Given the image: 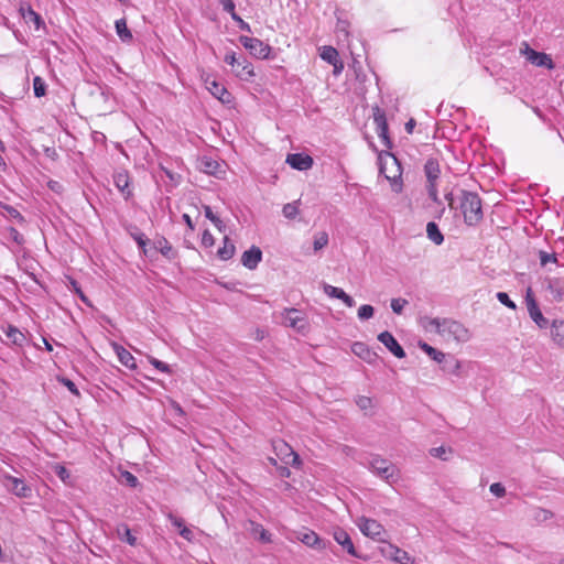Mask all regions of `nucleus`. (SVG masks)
Returning a JSON list of instances; mask_svg holds the SVG:
<instances>
[{"label":"nucleus","mask_w":564,"mask_h":564,"mask_svg":"<svg viewBox=\"0 0 564 564\" xmlns=\"http://www.w3.org/2000/svg\"><path fill=\"white\" fill-rule=\"evenodd\" d=\"M236 251L235 245L230 242L228 237L224 239V246L218 249L217 254L219 259L226 261L234 257Z\"/></svg>","instance_id":"34"},{"label":"nucleus","mask_w":564,"mask_h":564,"mask_svg":"<svg viewBox=\"0 0 564 564\" xmlns=\"http://www.w3.org/2000/svg\"><path fill=\"white\" fill-rule=\"evenodd\" d=\"M551 337L556 345L564 348V321H553L551 324Z\"/></svg>","instance_id":"26"},{"label":"nucleus","mask_w":564,"mask_h":564,"mask_svg":"<svg viewBox=\"0 0 564 564\" xmlns=\"http://www.w3.org/2000/svg\"><path fill=\"white\" fill-rule=\"evenodd\" d=\"M426 191L429 197L436 204H441L438 198L437 184H426Z\"/></svg>","instance_id":"52"},{"label":"nucleus","mask_w":564,"mask_h":564,"mask_svg":"<svg viewBox=\"0 0 564 564\" xmlns=\"http://www.w3.org/2000/svg\"><path fill=\"white\" fill-rule=\"evenodd\" d=\"M408 301L404 299H393L391 301V308L395 314H401Z\"/></svg>","instance_id":"51"},{"label":"nucleus","mask_w":564,"mask_h":564,"mask_svg":"<svg viewBox=\"0 0 564 564\" xmlns=\"http://www.w3.org/2000/svg\"><path fill=\"white\" fill-rule=\"evenodd\" d=\"M170 520H171L172 524L174 527L178 528L180 530L184 527V521L182 518H177V517L170 514Z\"/></svg>","instance_id":"63"},{"label":"nucleus","mask_w":564,"mask_h":564,"mask_svg":"<svg viewBox=\"0 0 564 564\" xmlns=\"http://www.w3.org/2000/svg\"><path fill=\"white\" fill-rule=\"evenodd\" d=\"M262 260V251L259 247L252 246L241 257V263L249 270H254Z\"/></svg>","instance_id":"19"},{"label":"nucleus","mask_w":564,"mask_h":564,"mask_svg":"<svg viewBox=\"0 0 564 564\" xmlns=\"http://www.w3.org/2000/svg\"><path fill=\"white\" fill-rule=\"evenodd\" d=\"M373 121L377 126L378 137L381 139L383 145L391 149L393 143L388 134V122L386 113L379 107L373 108Z\"/></svg>","instance_id":"8"},{"label":"nucleus","mask_w":564,"mask_h":564,"mask_svg":"<svg viewBox=\"0 0 564 564\" xmlns=\"http://www.w3.org/2000/svg\"><path fill=\"white\" fill-rule=\"evenodd\" d=\"M345 304L346 306L348 307H354L356 305V302L355 300L348 295L347 293L344 294V296L340 299Z\"/></svg>","instance_id":"64"},{"label":"nucleus","mask_w":564,"mask_h":564,"mask_svg":"<svg viewBox=\"0 0 564 564\" xmlns=\"http://www.w3.org/2000/svg\"><path fill=\"white\" fill-rule=\"evenodd\" d=\"M117 35L122 42H131L133 36L131 31L127 26L126 19H119L115 23Z\"/></svg>","instance_id":"33"},{"label":"nucleus","mask_w":564,"mask_h":564,"mask_svg":"<svg viewBox=\"0 0 564 564\" xmlns=\"http://www.w3.org/2000/svg\"><path fill=\"white\" fill-rule=\"evenodd\" d=\"M328 245V234L319 231L314 236L313 248L314 251H318Z\"/></svg>","instance_id":"39"},{"label":"nucleus","mask_w":564,"mask_h":564,"mask_svg":"<svg viewBox=\"0 0 564 564\" xmlns=\"http://www.w3.org/2000/svg\"><path fill=\"white\" fill-rule=\"evenodd\" d=\"M135 232H130L133 240L137 242L138 247L145 253V246L149 242V239L145 237V235L141 231H139L135 227Z\"/></svg>","instance_id":"42"},{"label":"nucleus","mask_w":564,"mask_h":564,"mask_svg":"<svg viewBox=\"0 0 564 564\" xmlns=\"http://www.w3.org/2000/svg\"><path fill=\"white\" fill-rule=\"evenodd\" d=\"M459 206L464 221L467 226H477L484 218L481 198L475 192L460 189Z\"/></svg>","instance_id":"1"},{"label":"nucleus","mask_w":564,"mask_h":564,"mask_svg":"<svg viewBox=\"0 0 564 564\" xmlns=\"http://www.w3.org/2000/svg\"><path fill=\"white\" fill-rule=\"evenodd\" d=\"M334 540L345 550L348 554L355 557H360L355 549L348 532L341 528H336L333 532Z\"/></svg>","instance_id":"17"},{"label":"nucleus","mask_w":564,"mask_h":564,"mask_svg":"<svg viewBox=\"0 0 564 564\" xmlns=\"http://www.w3.org/2000/svg\"><path fill=\"white\" fill-rule=\"evenodd\" d=\"M202 243L205 246V247H212L214 246L215 243V239L213 237V235L209 232L208 229H206L204 232H203V236H202Z\"/></svg>","instance_id":"58"},{"label":"nucleus","mask_w":564,"mask_h":564,"mask_svg":"<svg viewBox=\"0 0 564 564\" xmlns=\"http://www.w3.org/2000/svg\"><path fill=\"white\" fill-rule=\"evenodd\" d=\"M55 474L62 479L65 480L69 477V471L62 465H57L55 467Z\"/></svg>","instance_id":"60"},{"label":"nucleus","mask_w":564,"mask_h":564,"mask_svg":"<svg viewBox=\"0 0 564 564\" xmlns=\"http://www.w3.org/2000/svg\"><path fill=\"white\" fill-rule=\"evenodd\" d=\"M241 65L239 67H236L234 69L237 77H239L242 80H251L252 77H254V70L253 66L250 62H248L246 58H242L240 61Z\"/></svg>","instance_id":"29"},{"label":"nucleus","mask_w":564,"mask_h":564,"mask_svg":"<svg viewBox=\"0 0 564 564\" xmlns=\"http://www.w3.org/2000/svg\"><path fill=\"white\" fill-rule=\"evenodd\" d=\"M9 237L12 241H14L17 245L21 246L24 243V237L22 234H20L14 227L8 228Z\"/></svg>","instance_id":"49"},{"label":"nucleus","mask_w":564,"mask_h":564,"mask_svg":"<svg viewBox=\"0 0 564 564\" xmlns=\"http://www.w3.org/2000/svg\"><path fill=\"white\" fill-rule=\"evenodd\" d=\"M4 485L9 491L19 498H30L32 496V488L25 484L21 478L11 475H4Z\"/></svg>","instance_id":"9"},{"label":"nucleus","mask_w":564,"mask_h":564,"mask_svg":"<svg viewBox=\"0 0 564 564\" xmlns=\"http://www.w3.org/2000/svg\"><path fill=\"white\" fill-rule=\"evenodd\" d=\"M525 303L529 316L541 329L549 327V319L545 318L535 301L532 290L529 288L525 294Z\"/></svg>","instance_id":"6"},{"label":"nucleus","mask_w":564,"mask_h":564,"mask_svg":"<svg viewBox=\"0 0 564 564\" xmlns=\"http://www.w3.org/2000/svg\"><path fill=\"white\" fill-rule=\"evenodd\" d=\"M375 475L392 485L400 479L399 469L394 464L378 455L371 456L365 464Z\"/></svg>","instance_id":"3"},{"label":"nucleus","mask_w":564,"mask_h":564,"mask_svg":"<svg viewBox=\"0 0 564 564\" xmlns=\"http://www.w3.org/2000/svg\"><path fill=\"white\" fill-rule=\"evenodd\" d=\"M240 44L249 51V53L260 59L269 58L271 46L264 44L261 40L257 37H249L246 35L239 36Z\"/></svg>","instance_id":"5"},{"label":"nucleus","mask_w":564,"mask_h":564,"mask_svg":"<svg viewBox=\"0 0 564 564\" xmlns=\"http://www.w3.org/2000/svg\"><path fill=\"white\" fill-rule=\"evenodd\" d=\"M447 452H451V449H447L444 446L433 447L430 449L431 456L440 458L442 460H447Z\"/></svg>","instance_id":"48"},{"label":"nucleus","mask_w":564,"mask_h":564,"mask_svg":"<svg viewBox=\"0 0 564 564\" xmlns=\"http://www.w3.org/2000/svg\"><path fill=\"white\" fill-rule=\"evenodd\" d=\"M22 17L26 24H33L35 30H40L44 25L42 17L35 12L31 7L26 9L21 8Z\"/></svg>","instance_id":"24"},{"label":"nucleus","mask_w":564,"mask_h":564,"mask_svg":"<svg viewBox=\"0 0 564 564\" xmlns=\"http://www.w3.org/2000/svg\"><path fill=\"white\" fill-rule=\"evenodd\" d=\"M426 235H427V238L437 246H440L444 242V236L441 232L437 224L434 221L427 223Z\"/></svg>","instance_id":"31"},{"label":"nucleus","mask_w":564,"mask_h":564,"mask_svg":"<svg viewBox=\"0 0 564 564\" xmlns=\"http://www.w3.org/2000/svg\"><path fill=\"white\" fill-rule=\"evenodd\" d=\"M356 404L358 405V408L362 411H367L369 409L372 408L373 403H372V399L369 398V397H366V395H359L357 399H356Z\"/></svg>","instance_id":"47"},{"label":"nucleus","mask_w":564,"mask_h":564,"mask_svg":"<svg viewBox=\"0 0 564 564\" xmlns=\"http://www.w3.org/2000/svg\"><path fill=\"white\" fill-rule=\"evenodd\" d=\"M297 539L306 546L316 551L325 550L328 542L319 538V535L312 530H303L297 533Z\"/></svg>","instance_id":"14"},{"label":"nucleus","mask_w":564,"mask_h":564,"mask_svg":"<svg viewBox=\"0 0 564 564\" xmlns=\"http://www.w3.org/2000/svg\"><path fill=\"white\" fill-rule=\"evenodd\" d=\"M118 480L121 485L128 486L130 488H135L140 484L139 479L128 470H120Z\"/></svg>","instance_id":"35"},{"label":"nucleus","mask_w":564,"mask_h":564,"mask_svg":"<svg viewBox=\"0 0 564 564\" xmlns=\"http://www.w3.org/2000/svg\"><path fill=\"white\" fill-rule=\"evenodd\" d=\"M220 4L223 10L230 14L231 19H238V14L235 10L236 7L232 0H227Z\"/></svg>","instance_id":"53"},{"label":"nucleus","mask_w":564,"mask_h":564,"mask_svg":"<svg viewBox=\"0 0 564 564\" xmlns=\"http://www.w3.org/2000/svg\"><path fill=\"white\" fill-rule=\"evenodd\" d=\"M539 259L541 262V265H546L549 262H556V254L555 253H549L546 251L541 250L539 252Z\"/></svg>","instance_id":"50"},{"label":"nucleus","mask_w":564,"mask_h":564,"mask_svg":"<svg viewBox=\"0 0 564 564\" xmlns=\"http://www.w3.org/2000/svg\"><path fill=\"white\" fill-rule=\"evenodd\" d=\"M490 492L496 497H503L506 495V488L500 482H494L490 485Z\"/></svg>","instance_id":"55"},{"label":"nucleus","mask_w":564,"mask_h":564,"mask_svg":"<svg viewBox=\"0 0 564 564\" xmlns=\"http://www.w3.org/2000/svg\"><path fill=\"white\" fill-rule=\"evenodd\" d=\"M286 163L294 170L306 171L313 166V159L304 153H292L286 158Z\"/></svg>","instance_id":"18"},{"label":"nucleus","mask_w":564,"mask_h":564,"mask_svg":"<svg viewBox=\"0 0 564 564\" xmlns=\"http://www.w3.org/2000/svg\"><path fill=\"white\" fill-rule=\"evenodd\" d=\"M387 154L392 159V162L395 165V173L393 174V176H390V175L386 174V177L391 182L393 192L400 193L402 191V183H401L402 169H401V164H400L398 159L392 153L388 152Z\"/></svg>","instance_id":"23"},{"label":"nucleus","mask_w":564,"mask_h":564,"mask_svg":"<svg viewBox=\"0 0 564 564\" xmlns=\"http://www.w3.org/2000/svg\"><path fill=\"white\" fill-rule=\"evenodd\" d=\"M8 339L17 345V346H22L23 343L25 341V336L24 334L19 329L17 328L15 326H12V325H8L7 329L4 330Z\"/></svg>","instance_id":"32"},{"label":"nucleus","mask_w":564,"mask_h":564,"mask_svg":"<svg viewBox=\"0 0 564 564\" xmlns=\"http://www.w3.org/2000/svg\"><path fill=\"white\" fill-rule=\"evenodd\" d=\"M426 184H437L441 175L440 162L436 158H430L424 164Z\"/></svg>","instance_id":"21"},{"label":"nucleus","mask_w":564,"mask_h":564,"mask_svg":"<svg viewBox=\"0 0 564 564\" xmlns=\"http://www.w3.org/2000/svg\"><path fill=\"white\" fill-rule=\"evenodd\" d=\"M59 382L63 386H65L69 390V392L73 393L74 395H76V397L80 395L76 384L70 379H68V378H61Z\"/></svg>","instance_id":"54"},{"label":"nucleus","mask_w":564,"mask_h":564,"mask_svg":"<svg viewBox=\"0 0 564 564\" xmlns=\"http://www.w3.org/2000/svg\"><path fill=\"white\" fill-rule=\"evenodd\" d=\"M282 316L285 325L299 332H304L306 329V321L301 311L296 308H285Z\"/></svg>","instance_id":"12"},{"label":"nucleus","mask_w":564,"mask_h":564,"mask_svg":"<svg viewBox=\"0 0 564 564\" xmlns=\"http://www.w3.org/2000/svg\"><path fill=\"white\" fill-rule=\"evenodd\" d=\"M323 291L329 297H335V299H338V300H340L344 296V294L346 293L343 289L337 288V286H333V285L327 284V283L323 284Z\"/></svg>","instance_id":"40"},{"label":"nucleus","mask_w":564,"mask_h":564,"mask_svg":"<svg viewBox=\"0 0 564 564\" xmlns=\"http://www.w3.org/2000/svg\"><path fill=\"white\" fill-rule=\"evenodd\" d=\"M274 448L285 456L291 457V459L285 460L286 464H291L292 466L300 465L301 462L299 455L285 442L278 441L274 443Z\"/></svg>","instance_id":"25"},{"label":"nucleus","mask_w":564,"mask_h":564,"mask_svg":"<svg viewBox=\"0 0 564 564\" xmlns=\"http://www.w3.org/2000/svg\"><path fill=\"white\" fill-rule=\"evenodd\" d=\"M359 529L366 536L378 541H382V534L386 533L383 525L375 519L362 518Z\"/></svg>","instance_id":"11"},{"label":"nucleus","mask_w":564,"mask_h":564,"mask_svg":"<svg viewBox=\"0 0 564 564\" xmlns=\"http://www.w3.org/2000/svg\"><path fill=\"white\" fill-rule=\"evenodd\" d=\"M204 214H205V217L207 219H209L215 225V227H217V229L219 231H223L225 229V225H224L223 220L213 213V209L210 208V206H208V205L204 206Z\"/></svg>","instance_id":"38"},{"label":"nucleus","mask_w":564,"mask_h":564,"mask_svg":"<svg viewBox=\"0 0 564 564\" xmlns=\"http://www.w3.org/2000/svg\"><path fill=\"white\" fill-rule=\"evenodd\" d=\"M70 283H72L73 290L76 292V294H78V296L80 297V300H82L85 304L90 305V303H89V301H88L87 296H86V295H85V293L82 291V289H80L79 284L77 283V281L72 280V281H70Z\"/></svg>","instance_id":"57"},{"label":"nucleus","mask_w":564,"mask_h":564,"mask_svg":"<svg viewBox=\"0 0 564 564\" xmlns=\"http://www.w3.org/2000/svg\"><path fill=\"white\" fill-rule=\"evenodd\" d=\"M180 535L187 541H192L194 538L192 530L185 525L180 530Z\"/></svg>","instance_id":"62"},{"label":"nucleus","mask_w":564,"mask_h":564,"mask_svg":"<svg viewBox=\"0 0 564 564\" xmlns=\"http://www.w3.org/2000/svg\"><path fill=\"white\" fill-rule=\"evenodd\" d=\"M110 346L112 347L119 361L123 366H126L127 368L132 369V370L137 368L135 358L131 355V352L129 350H127L123 346H121L120 344H118L116 341H112L110 344Z\"/></svg>","instance_id":"22"},{"label":"nucleus","mask_w":564,"mask_h":564,"mask_svg":"<svg viewBox=\"0 0 564 564\" xmlns=\"http://www.w3.org/2000/svg\"><path fill=\"white\" fill-rule=\"evenodd\" d=\"M543 288L550 293L553 302L564 301V276L544 278Z\"/></svg>","instance_id":"7"},{"label":"nucleus","mask_w":564,"mask_h":564,"mask_svg":"<svg viewBox=\"0 0 564 564\" xmlns=\"http://www.w3.org/2000/svg\"><path fill=\"white\" fill-rule=\"evenodd\" d=\"M3 209L6 210L7 216L9 218L17 220L19 224H24L25 223L24 216L17 208H14L13 206L6 205L3 207Z\"/></svg>","instance_id":"43"},{"label":"nucleus","mask_w":564,"mask_h":564,"mask_svg":"<svg viewBox=\"0 0 564 564\" xmlns=\"http://www.w3.org/2000/svg\"><path fill=\"white\" fill-rule=\"evenodd\" d=\"M321 57L329 64H335L339 58V54L333 46H324Z\"/></svg>","instance_id":"36"},{"label":"nucleus","mask_w":564,"mask_h":564,"mask_svg":"<svg viewBox=\"0 0 564 564\" xmlns=\"http://www.w3.org/2000/svg\"><path fill=\"white\" fill-rule=\"evenodd\" d=\"M497 300L505 306L516 310L517 305L516 303L509 297V295L506 292H498L496 294Z\"/></svg>","instance_id":"46"},{"label":"nucleus","mask_w":564,"mask_h":564,"mask_svg":"<svg viewBox=\"0 0 564 564\" xmlns=\"http://www.w3.org/2000/svg\"><path fill=\"white\" fill-rule=\"evenodd\" d=\"M235 22H237L238 28L242 31H246L248 33H251V28L249 23L245 22L239 15L238 19H232Z\"/></svg>","instance_id":"61"},{"label":"nucleus","mask_w":564,"mask_h":564,"mask_svg":"<svg viewBox=\"0 0 564 564\" xmlns=\"http://www.w3.org/2000/svg\"><path fill=\"white\" fill-rule=\"evenodd\" d=\"M113 183L126 200L132 197L130 188V177L128 172H118L113 175Z\"/></svg>","instance_id":"20"},{"label":"nucleus","mask_w":564,"mask_h":564,"mask_svg":"<svg viewBox=\"0 0 564 564\" xmlns=\"http://www.w3.org/2000/svg\"><path fill=\"white\" fill-rule=\"evenodd\" d=\"M224 61L232 67H239L241 65L240 59L236 57L235 52L227 53Z\"/></svg>","instance_id":"56"},{"label":"nucleus","mask_w":564,"mask_h":564,"mask_svg":"<svg viewBox=\"0 0 564 564\" xmlns=\"http://www.w3.org/2000/svg\"><path fill=\"white\" fill-rule=\"evenodd\" d=\"M300 200L288 203L282 208V214L288 219H294L299 215Z\"/></svg>","instance_id":"37"},{"label":"nucleus","mask_w":564,"mask_h":564,"mask_svg":"<svg viewBox=\"0 0 564 564\" xmlns=\"http://www.w3.org/2000/svg\"><path fill=\"white\" fill-rule=\"evenodd\" d=\"M117 536L120 541L128 543L131 546L137 545V538L132 534L130 528L126 523H119L116 528Z\"/></svg>","instance_id":"27"},{"label":"nucleus","mask_w":564,"mask_h":564,"mask_svg":"<svg viewBox=\"0 0 564 564\" xmlns=\"http://www.w3.org/2000/svg\"><path fill=\"white\" fill-rule=\"evenodd\" d=\"M522 53L525 54L527 59L535 66L545 67L547 69L554 68V63L551 56L546 53L536 52L529 47V45H525V48L522 51Z\"/></svg>","instance_id":"13"},{"label":"nucleus","mask_w":564,"mask_h":564,"mask_svg":"<svg viewBox=\"0 0 564 564\" xmlns=\"http://www.w3.org/2000/svg\"><path fill=\"white\" fill-rule=\"evenodd\" d=\"M381 553L383 556L394 561L399 564H414V557L411 556L406 551L388 543L386 546L381 547Z\"/></svg>","instance_id":"10"},{"label":"nucleus","mask_w":564,"mask_h":564,"mask_svg":"<svg viewBox=\"0 0 564 564\" xmlns=\"http://www.w3.org/2000/svg\"><path fill=\"white\" fill-rule=\"evenodd\" d=\"M429 325L443 337L453 338L457 341H466L469 338L468 329L459 322L449 318H430Z\"/></svg>","instance_id":"2"},{"label":"nucleus","mask_w":564,"mask_h":564,"mask_svg":"<svg viewBox=\"0 0 564 564\" xmlns=\"http://www.w3.org/2000/svg\"><path fill=\"white\" fill-rule=\"evenodd\" d=\"M155 249H158L163 257H165L169 260H172L175 258L176 253L173 250L171 243L169 240L164 237L159 238L155 242Z\"/></svg>","instance_id":"30"},{"label":"nucleus","mask_w":564,"mask_h":564,"mask_svg":"<svg viewBox=\"0 0 564 564\" xmlns=\"http://www.w3.org/2000/svg\"><path fill=\"white\" fill-rule=\"evenodd\" d=\"M202 79L206 89L217 98L224 105H230L234 100L232 95L227 90V88L218 83L213 75L204 74L202 75Z\"/></svg>","instance_id":"4"},{"label":"nucleus","mask_w":564,"mask_h":564,"mask_svg":"<svg viewBox=\"0 0 564 564\" xmlns=\"http://www.w3.org/2000/svg\"><path fill=\"white\" fill-rule=\"evenodd\" d=\"M352 351L355 355L371 364L377 359V354L371 351L364 343H355L352 345Z\"/></svg>","instance_id":"28"},{"label":"nucleus","mask_w":564,"mask_h":564,"mask_svg":"<svg viewBox=\"0 0 564 564\" xmlns=\"http://www.w3.org/2000/svg\"><path fill=\"white\" fill-rule=\"evenodd\" d=\"M149 362L158 370L166 373H171L172 370L170 366L152 356H148Z\"/></svg>","instance_id":"45"},{"label":"nucleus","mask_w":564,"mask_h":564,"mask_svg":"<svg viewBox=\"0 0 564 564\" xmlns=\"http://www.w3.org/2000/svg\"><path fill=\"white\" fill-rule=\"evenodd\" d=\"M375 308L369 304H364L358 308V318L361 321L369 319L373 316Z\"/></svg>","instance_id":"44"},{"label":"nucleus","mask_w":564,"mask_h":564,"mask_svg":"<svg viewBox=\"0 0 564 564\" xmlns=\"http://www.w3.org/2000/svg\"><path fill=\"white\" fill-rule=\"evenodd\" d=\"M378 340L382 343L397 358L401 359L405 357L404 349L390 332L384 330L380 333L378 335Z\"/></svg>","instance_id":"16"},{"label":"nucleus","mask_w":564,"mask_h":564,"mask_svg":"<svg viewBox=\"0 0 564 564\" xmlns=\"http://www.w3.org/2000/svg\"><path fill=\"white\" fill-rule=\"evenodd\" d=\"M33 90L35 97H42L46 93V84L40 76L33 78Z\"/></svg>","instance_id":"41"},{"label":"nucleus","mask_w":564,"mask_h":564,"mask_svg":"<svg viewBox=\"0 0 564 564\" xmlns=\"http://www.w3.org/2000/svg\"><path fill=\"white\" fill-rule=\"evenodd\" d=\"M419 347L433 360H435L437 364H442L445 361V364L449 362L455 368H459V362L453 357L447 356L444 352L437 350L436 348L432 347L425 341H420Z\"/></svg>","instance_id":"15"},{"label":"nucleus","mask_w":564,"mask_h":564,"mask_svg":"<svg viewBox=\"0 0 564 564\" xmlns=\"http://www.w3.org/2000/svg\"><path fill=\"white\" fill-rule=\"evenodd\" d=\"M43 152L45 154L46 158L53 160V161H56L58 159V153L56 151V149L54 147H45L43 149Z\"/></svg>","instance_id":"59"}]
</instances>
